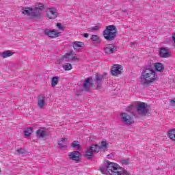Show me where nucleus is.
<instances>
[{"mask_svg":"<svg viewBox=\"0 0 175 175\" xmlns=\"http://www.w3.org/2000/svg\"><path fill=\"white\" fill-rule=\"evenodd\" d=\"M100 172L103 174H110V175H130L129 172L124 168L120 167V165L116 163H111L107 161L100 167Z\"/></svg>","mask_w":175,"mask_h":175,"instance_id":"f257e3e1","label":"nucleus"},{"mask_svg":"<svg viewBox=\"0 0 175 175\" xmlns=\"http://www.w3.org/2000/svg\"><path fill=\"white\" fill-rule=\"evenodd\" d=\"M139 80L143 85H150L158 80V75L152 68L146 67L142 70Z\"/></svg>","mask_w":175,"mask_h":175,"instance_id":"f03ea898","label":"nucleus"},{"mask_svg":"<svg viewBox=\"0 0 175 175\" xmlns=\"http://www.w3.org/2000/svg\"><path fill=\"white\" fill-rule=\"evenodd\" d=\"M117 27L115 25H108L103 31V35L106 40L111 42L117 38Z\"/></svg>","mask_w":175,"mask_h":175,"instance_id":"7ed1b4c3","label":"nucleus"},{"mask_svg":"<svg viewBox=\"0 0 175 175\" xmlns=\"http://www.w3.org/2000/svg\"><path fill=\"white\" fill-rule=\"evenodd\" d=\"M136 112H133V115L135 118L141 117H146L148 114V105L146 103H135Z\"/></svg>","mask_w":175,"mask_h":175,"instance_id":"20e7f679","label":"nucleus"},{"mask_svg":"<svg viewBox=\"0 0 175 175\" xmlns=\"http://www.w3.org/2000/svg\"><path fill=\"white\" fill-rule=\"evenodd\" d=\"M121 118L120 121L124 125H133L135 124V118H133V113H129L128 112H122L120 114Z\"/></svg>","mask_w":175,"mask_h":175,"instance_id":"39448f33","label":"nucleus"},{"mask_svg":"<svg viewBox=\"0 0 175 175\" xmlns=\"http://www.w3.org/2000/svg\"><path fill=\"white\" fill-rule=\"evenodd\" d=\"M75 61H80V58L76 57L72 52L67 53L59 59L57 62V64H65L66 62H75Z\"/></svg>","mask_w":175,"mask_h":175,"instance_id":"423d86ee","label":"nucleus"},{"mask_svg":"<svg viewBox=\"0 0 175 175\" xmlns=\"http://www.w3.org/2000/svg\"><path fill=\"white\" fill-rule=\"evenodd\" d=\"M98 152H99L98 145H92L85 150V158H88V159H92L94 154H98Z\"/></svg>","mask_w":175,"mask_h":175,"instance_id":"0eeeda50","label":"nucleus"},{"mask_svg":"<svg viewBox=\"0 0 175 175\" xmlns=\"http://www.w3.org/2000/svg\"><path fill=\"white\" fill-rule=\"evenodd\" d=\"M122 66L120 64H115L112 66L111 69L112 76H118L122 73Z\"/></svg>","mask_w":175,"mask_h":175,"instance_id":"6e6552de","label":"nucleus"},{"mask_svg":"<svg viewBox=\"0 0 175 175\" xmlns=\"http://www.w3.org/2000/svg\"><path fill=\"white\" fill-rule=\"evenodd\" d=\"M36 136L38 139H43L49 136V131L46 128H41L36 131Z\"/></svg>","mask_w":175,"mask_h":175,"instance_id":"1a4fd4ad","label":"nucleus"},{"mask_svg":"<svg viewBox=\"0 0 175 175\" xmlns=\"http://www.w3.org/2000/svg\"><path fill=\"white\" fill-rule=\"evenodd\" d=\"M45 35H47L49 38H58L59 36V32H58V30L55 29H46L44 30Z\"/></svg>","mask_w":175,"mask_h":175,"instance_id":"9d476101","label":"nucleus"},{"mask_svg":"<svg viewBox=\"0 0 175 175\" xmlns=\"http://www.w3.org/2000/svg\"><path fill=\"white\" fill-rule=\"evenodd\" d=\"M44 5H43V3H37L35 9H33L34 14H36V17H40L42 14V10H44Z\"/></svg>","mask_w":175,"mask_h":175,"instance_id":"9b49d317","label":"nucleus"},{"mask_svg":"<svg viewBox=\"0 0 175 175\" xmlns=\"http://www.w3.org/2000/svg\"><path fill=\"white\" fill-rule=\"evenodd\" d=\"M117 50V46L113 44H109L104 48L105 54H113Z\"/></svg>","mask_w":175,"mask_h":175,"instance_id":"f8f14e48","label":"nucleus"},{"mask_svg":"<svg viewBox=\"0 0 175 175\" xmlns=\"http://www.w3.org/2000/svg\"><path fill=\"white\" fill-rule=\"evenodd\" d=\"M159 53L161 58H169L170 57V51L167 48H160Z\"/></svg>","mask_w":175,"mask_h":175,"instance_id":"ddd939ff","label":"nucleus"},{"mask_svg":"<svg viewBox=\"0 0 175 175\" xmlns=\"http://www.w3.org/2000/svg\"><path fill=\"white\" fill-rule=\"evenodd\" d=\"M93 85L94 83H92V78L88 77L85 80V82L83 84V88L85 91H90V89Z\"/></svg>","mask_w":175,"mask_h":175,"instance_id":"4468645a","label":"nucleus"},{"mask_svg":"<svg viewBox=\"0 0 175 175\" xmlns=\"http://www.w3.org/2000/svg\"><path fill=\"white\" fill-rule=\"evenodd\" d=\"M68 157L72 161L79 162V161H80V157H81V154L79 151H73L68 154Z\"/></svg>","mask_w":175,"mask_h":175,"instance_id":"2eb2a0df","label":"nucleus"},{"mask_svg":"<svg viewBox=\"0 0 175 175\" xmlns=\"http://www.w3.org/2000/svg\"><path fill=\"white\" fill-rule=\"evenodd\" d=\"M47 104L46 103V97L43 94H40L38 96V106L40 109H44V106Z\"/></svg>","mask_w":175,"mask_h":175,"instance_id":"dca6fc26","label":"nucleus"},{"mask_svg":"<svg viewBox=\"0 0 175 175\" xmlns=\"http://www.w3.org/2000/svg\"><path fill=\"white\" fill-rule=\"evenodd\" d=\"M46 16L51 20L57 18V9L55 8H49L46 12Z\"/></svg>","mask_w":175,"mask_h":175,"instance_id":"f3484780","label":"nucleus"},{"mask_svg":"<svg viewBox=\"0 0 175 175\" xmlns=\"http://www.w3.org/2000/svg\"><path fill=\"white\" fill-rule=\"evenodd\" d=\"M23 14H25L26 16H31V17H36L35 14V12L33 8H26L22 10Z\"/></svg>","mask_w":175,"mask_h":175,"instance_id":"a211bd4d","label":"nucleus"},{"mask_svg":"<svg viewBox=\"0 0 175 175\" xmlns=\"http://www.w3.org/2000/svg\"><path fill=\"white\" fill-rule=\"evenodd\" d=\"M105 81V76L103 75H96V82L97 85V90H100L102 87V83Z\"/></svg>","mask_w":175,"mask_h":175,"instance_id":"6ab92c4d","label":"nucleus"},{"mask_svg":"<svg viewBox=\"0 0 175 175\" xmlns=\"http://www.w3.org/2000/svg\"><path fill=\"white\" fill-rule=\"evenodd\" d=\"M72 47L75 50H77V49H83V47H84V43L80 41H75L73 42Z\"/></svg>","mask_w":175,"mask_h":175,"instance_id":"aec40b11","label":"nucleus"},{"mask_svg":"<svg viewBox=\"0 0 175 175\" xmlns=\"http://www.w3.org/2000/svg\"><path fill=\"white\" fill-rule=\"evenodd\" d=\"M154 68L155 70H157V72H162L163 70H165V66H163V64L162 63H155L154 64Z\"/></svg>","mask_w":175,"mask_h":175,"instance_id":"412c9836","label":"nucleus"},{"mask_svg":"<svg viewBox=\"0 0 175 175\" xmlns=\"http://www.w3.org/2000/svg\"><path fill=\"white\" fill-rule=\"evenodd\" d=\"M14 53L12 51H6L0 53L1 57L2 58H8V57H12Z\"/></svg>","mask_w":175,"mask_h":175,"instance_id":"4be33fe9","label":"nucleus"},{"mask_svg":"<svg viewBox=\"0 0 175 175\" xmlns=\"http://www.w3.org/2000/svg\"><path fill=\"white\" fill-rule=\"evenodd\" d=\"M90 39L92 42H95V43H96V44H100V43L102 42L100 40V38H99V36H98V35H92Z\"/></svg>","mask_w":175,"mask_h":175,"instance_id":"5701e85b","label":"nucleus"},{"mask_svg":"<svg viewBox=\"0 0 175 175\" xmlns=\"http://www.w3.org/2000/svg\"><path fill=\"white\" fill-rule=\"evenodd\" d=\"M58 146L60 148H64V147H66L68 146V142H66V139L62 138L58 142Z\"/></svg>","mask_w":175,"mask_h":175,"instance_id":"b1692460","label":"nucleus"},{"mask_svg":"<svg viewBox=\"0 0 175 175\" xmlns=\"http://www.w3.org/2000/svg\"><path fill=\"white\" fill-rule=\"evenodd\" d=\"M62 68L64 70H72L73 69V66L69 63H63Z\"/></svg>","mask_w":175,"mask_h":175,"instance_id":"393cba45","label":"nucleus"},{"mask_svg":"<svg viewBox=\"0 0 175 175\" xmlns=\"http://www.w3.org/2000/svg\"><path fill=\"white\" fill-rule=\"evenodd\" d=\"M168 137L175 142V129H172L168 131Z\"/></svg>","mask_w":175,"mask_h":175,"instance_id":"a878e982","label":"nucleus"},{"mask_svg":"<svg viewBox=\"0 0 175 175\" xmlns=\"http://www.w3.org/2000/svg\"><path fill=\"white\" fill-rule=\"evenodd\" d=\"M58 81H59V77H53L51 80V86L55 87L58 84Z\"/></svg>","mask_w":175,"mask_h":175,"instance_id":"bb28decb","label":"nucleus"},{"mask_svg":"<svg viewBox=\"0 0 175 175\" xmlns=\"http://www.w3.org/2000/svg\"><path fill=\"white\" fill-rule=\"evenodd\" d=\"M98 148H99V151H100L101 149L103 150H107V142L106 141H103L101 142L100 146H98Z\"/></svg>","mask_w":175,"mask_h":175,"instance_id":"cd10ccee","label":"nucleus"},{"mask_svg":"<svg viewBox=\"0 0 175 175\" xmlns=\"http://www.w3.org/2000/svg\"><path fill=\"white\" fill-rule=\"evenodd\" d=\"M24 133L26 137H29V136H31V133H32V127H28L24 131Z\"/></svg>","mask_w":175,"mask_h":175,"instance_id":"c85d7f7f","label":"nucleus"},{"mask_svg":"<svg viewBox=\"0 0 175 175\" xmlns=\"http://www.w3.org/2000/svg\"><path fill=\"white\" fill-rule=\"evenodd\" d=\"M71 147L72 148H76V147L77 148V150H80V144H79V142L77 141H74L72 144H71Z\"/></svg>","mask_w":175,"mask_h":175,"instance_id":"c756f323","label":"nucleus"},{"mask_svg":"<svg viewBox=\"0 0 175 175\" xmlns=\"http://www.w3.org/2000/svg\"><path fill=\"white\" fill-rule=\"evenodd\" d=\"M17 155H23V154H25V149L20 148L16 150Z\"/></svg>","mask_w":175,"mask_h":175,"instance_id":"7c9ffc66","label":"nucleus"},{"mask_svg":"<svg viewBox=\"0 0 175 175\" xmlns=\"http://www.w3.org/2000/svg\"><path fill=\"white\" fill-rule=\"evenodd\" d=\"M56 27H57V28L59 29H60L61 31H64V29H65V27L61 23H57L56 24Z\"/></svg>","mask_w":175,"mask_h":175,"instance_id":"2f4dec72","label":"nucleus"},{"mask_svg":"<svg viewBox=\"0 0 175 175\" xmlns=\"http://www.w3.org/2000/svg\"><path fill=\"white\" fill-rule=\"evenodd\" d=\"M132 110H133V105H130L126 108V111H128L129 113L132 111Z\"/></svg>","mask_w":175,"mask_h":175,"instance_id":"473e14b6","label":"nucleus"},{"mask_svg":"<svg viewBox=\"0 0 175 175\" xmlns=\"http://www.w3.org/2000/svg\"><path fill=\"white\" fill-rule=\"evenodd\" d=\"M99 26L98 25H96V26H94V27H92L90 28V31H98V29H99Z\"/></svg>","mask_w":175,"mask_h":175,"instance_id":"72a5a7b5","label":"nucleus"},{"mask_svg":"<svg viewBox=\"0 0 175 175\" xmlns=\"http://www.w3.org/2000/svg\"><path fill=\"white\" fill-rule=\"evenodd\" d=\"M122 163L123 165H129V159L122 160Z\"/></svg>","mask_w":175,"mask_h":175,"instance_id":"f704fd0d","label":"nucleus"},{"mask_svg":"<svg viewBox=\"0 0 175 175\" xmlns=\"http://www.w3.org/2000/svg\"><path fill=\"white\" fill-rule=\"evenodd\" d=\"M170 106H174L175 107V98L170 100Z\"/></svg>","mask_w":175,"mask_h":175,"instance_id":"c9c22d12","label":"nucleus"},{"mask_svg":"<svg viewBox=\"0 0 175 175\" xmlns=\"http://www.w3.org/2000/svg\"><path fill=\"white\" fill-rule=\"evenodd\" d=\"M83 36H84V38H88V36H90V34H88V33H85L83 34Z\"/></svg>","mask_w":175,"mask_h":175,"instance_id":"e433bc0d","label":"nucleus"},{"mask_svg":"<svg viewBox=\"0 0 175 175\" xmlns=\"http://www.w3.org/2000/svg\"><path fill=\"white\" fill-rule=\"evenodd\" d=\"M131 46H134L135 45V42H131Z\"/></svg>","mask_w":175,"mask_h":175,"instance_id":"4c0bfd02","label":"nucleus"}]
</instances>
